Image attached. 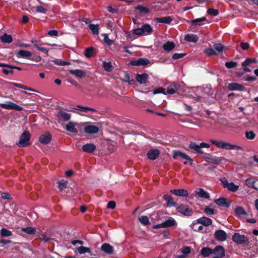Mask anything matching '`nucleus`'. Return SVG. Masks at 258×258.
I'll return each instance as SVG.
<instances>
[{"label": "nucleus", "mask_w": 258, "mask_h": 258, "mask_svg": "<svg viewBox=\"0 0 258 258\" xmlns=\"http://www.w3.org/2000/svg\"><path fill=\"white\" fill-rule=\"evenodd\" d=\"M208 89H203L202 87H193L189 89V97L193 99L196 102H203L206 101V95H209Z\"/></svg>", "instance_id": "f257e3e1"}, {"label": "nucleus", "mask_w": 258, "mask_h": 258, "mask_svg": "<svg viewBox=\"0 0 258 258\" xmlns=\"http://www.w3.org/2000/svg\"><path fill=\"white\" fill-rule=\"evenodd\" d=\"M210 142L215 145L217 147L219 148H221L223 149L226 150H241L242 149V147L241 146L231 144L226 142H224L223 141H217L215 140L211 139L210 140Z\"/></svg>", "instance_id": "f03ea898"}, {"label": "nucleus", "mask_w": 258, "mask_h": 258, "mask_svg": "<svg viewBox=\"0 0 258 258\" xmlns=\"http://www.w3.org/2000/svg\"><path fill=\"white\" fill-rule=\"evenodd\" d=\"M177 226V223L176 220L172 217H169L168 219L161 223L158 224L153 226V228L158 229L161 228L171 227L175 228Z\"/></svg>", "instance_id": "7ed1b4c3"}, {"label": "nucleus", "mask_w": 258, "mask_h": 258, "mask_svg": "<svg viewBox=\"0 0 258 258\" xmlns=\"http://www.w3.org/2000/svg\"><path fill=\"white\" fill-rule=\"evenodd\" d=\"M153 29L149 24H144L140 28L134 30L135 34L138 36L148 35L152 33Z\"/></svg>", "instance_id": "20e7f679"}, {"label": "nucleus", "mask_w": 258, "mask_h": 258, "mask_svg": "<svg viewBox=\"0 0 258 258\" xmlns=\"http://www.w3.org/2000/svg\"><path fill=\"white\" fill-rule=\"evenodd\" d=\"M30 134L27 131H24L20 137V140L17 145L20 147H26L30 144Z\"/></svg>", "instance_id": "39448f33"}, {"label": "nucleus", "mask_w": 258, "mask_h": 258, "mask_svg": "<svg viewBox=\"0 0 258 258\" xmlns=\"http://www.w3.org/2000/svg\"><path fill=\"white\" fill-rule=\"evenodd\" d=\"M188 147L193 150L195 153H203L204 152L202 150L203 148H209L210 145L205 143H201L199 145L197 144L195 142H191L189 144Z\"/></svg>", "instance_id": "423d86ee"}, {"label": "nucleus", "mask_w": 258, "mask_h": 258, "mask_svg": "<svg viewBox=\"0 0 258 258\" xmlns=\"http://www.w3.org/2000/svg\"><path fill=\"white\" fill-rule=\"evenodd\" d=\"M233 242L238 244H248L249 242V239L244 235H241L238 233H235L232 237Z\"/></svg>", "instance_id": "0eeeda50"}, {"label": "nucleus", "mask_w": 258, "mask_h": 258, "mask_svg": "<svg viewBox=\"0 0 258 258\" xmlns=\"http://www.w3.org/2000/svg\"><path fill=\"white\" fill-rule=\"evenodd\" d=\"M173 153V158L174 159H176L179 158H182L186 160V161L184 162V164H186L187 163V161H188L191 165L192 164V159L185 153L178 150H174Z\"/></svg>", "instance_id": "6e6552de"}, {"label": "nucleus", "mask_w": 258, "mask_h": 258, "mask_svg": "<svg viewBox=\"0 0 258 258\" xmlns=\"http://www.w3.org/2000/svg\"><path fill=\"white\" fill-rule=\"evenodd\" d=\"M0 107L6 109L15 110L19 111L23 109V107L11 101H7L5 103H0Z\"/></svg>", "instance_id": "1a4fd4ad"}, {"label": "nucleus", "mask_w": 258, "mask_h": 258, "mask_svg": "<svg viewBox=\"0 0 258 258\" xmlns=\"http://www.w3.org/2000/svg\"><path fill=\"white\" fill-rule=\"evenodd\" d=\"M32 54L33 53L31 51L25 50H20L17 53L16 56L18 58H23L31 60H35V59L32 57ZM36 61L37 60H36Z\"/></svg>", "instance_id": "9d476101"}, {"label": "nucleus", "mask_w": 258, "mask_h": 258, "mask_svg": "<svg viewBox=\"0 0 258 258\" xmlns=\"http://www.w3.org/2000/svg\"><path fill=\"white\" fill-rule=\"evenodd\" d=\"M177 209L179 213L184 216H190L192 214V209L185 205H181L179 206L177 208Z\"/></svg>", "instance_id": "9b49d317"}, {"label": "nucleus", "mask_w": 258, "mask_h": 258, "mask_svg": "<svg viewBox=\"0 0 258 258\" xmlns=\"http://www.w3.org/2000/svg\"><path fill=\"white\" fill-rule=\"evenodd\" d=\"M131 64L133 66H146L150 64L149 59L146 58H140L137 60H134L131 61Z\"/></svg>", "instance_id": "f8f14e48"}, {"label": "nucleus", "mask_w": 258, "mask_h": 258, "mask_svg": "<svg viewBox=\"0 0 258 258\" xmlns=\"http://www.w3.org/2000/svg\"><path fill=\"white\" fill-rule=\"evenodd\" d=\"M78 125V123L77 122L74 121H69L68 123L66 124L65 128L68 132L77 134L78 131L76 127Z\"/></svg>", "instance_id": "ddd939ff"}, {"label": "nucleus", "mask_w": 258, "mask_h": 258, "mask_svg": "<svg viewBox=\"0 0 258 258\" xmlns=\"http://www.w3.org/2000/svg\"><path fill=\"white\" fill-rule=\"evenodd\" d=\"M214 236L217 240L224 241L226 239L227 234L224 231L218 230L215 232Z\"/></svg>", "instance_id": "4468645a"}, {"label": "nucleus", "mask_w": 258, "mask_h": 258, "mask_svg": "<svg viewBox=\"0 0 258 258\" xmlns=\"http://www.w3.org/2000/svg\"><path fill=\"white\" fill-rule=\"evenodd\" d=\"M57 117L59 120L67 121L71 118V114L63 111H60L58 112Z\"/></svg>", "instance_id": "2eb2a0df"}, {"label": "nucleus", "mask_w": 258, "mask_h": 258, "mask_svg": "<svg viewBox=\"0 0 258 258\" xmlns=\"http://www.w3.org/2000/svg\"><path fill=\"white\" fill-rule=\"evenodd\" d=\"M159 155V151L157 149L150 150L147 153V156L149 159L155 160Z\"/></svg>", "instance_id": "dca6fc26"}, {"label": "nucleus", "mask_w": 258, "mask_h": 258, "mask_svg": "<svg viewBox=\"0 0 258 258\" xmlns=\"http://www.w3.org/2000/svg\"><path fill=\"white\" fill-rule=\"evenodd\" d=\"M228 88L231 91H243L244 89V87L236 83H231L229 84Z\"/></svg>", "instance_id": "f3484780"}, {"label": "nucleus", "mask_w": 258, "mask_h": 258, "mask_svg": "<svg viewBox=\"0 0 258 258\" xmlns=\"http://www.w3.org/2000/svg\"><path fill=\"white\" fill-rule=\"evenodd\" d=\"M51 140V136L48 133H46L40 136L39 137V141L43 144H48Z\"/></svg>", "instance_id": "a211bd4d"}, {"label": "nucleus", "mask_w": 258, "mask_h": 258, "mask_svg": "<svg viewBox=\"0 0 258 258\" xmlns=\"http://www.w3.org/2000/svg\"><path fill=\"white\" fill-rule=\"evenodd\" d=\"M101 250L107 254H111L113 252V247L108 243H103L100 248Z\"/></svg>", "instance_id": "6ab92c4d"}, {"label": "nucleus", "mask_w": 258, "mask_h": 258, "mask_svg": "<svg viewBox=\"0 0 258 258\" xmlns=\"http://www.w3.org/2000/svg\"><path fill=\"white\" fill-rule=\"evenodd\" d=\"M179 89V85L175 83L171 84L170 88L165 89L166 94H174L176 93V91Z\"/></svg>", "instance_id": "aec40b11"}, {"label": "nucleus", "mask_w": 258, "mask_h": 258, "mask_svg": "<svg viewBox=\"0 0 258 258\" xmlns=\"http://www.w3.org/2000/svg\"><path fill=\"white\" fill-rule=\"evenodd\" d=\"M197 222L202 224L205 226H208L212 224V220L209 218L203 217L197 220Z\"/></svg>", "instance_id": "412c9836"}, {"label": "nucleus", "mask_w": 258, "mask_h": 258, "mask_svg": "<svg viewBox=\"0 0 258 258\" xmlns=\"http://www.w3.org/2000/svg\"><path fill=\"white\" fill-rule=\"evenodd\" d=\"M170 192L176 196L187 197L188 195L187 191L183 189H172Z\"/></svg>", "instance_id": "4be33fe9"}, {"label": "nucleus", "mask_w": 258, "mask_h": 258, "mask_svg": "<svg viewBox=\"0 0 258 258\" xmlns=\"http://www.w3.org/2000/svg\"><path fill=\"white\" fill-rule=\"evenodd\" d=\"M213 253L218 256L224 257L225 256V250L223 246L219 245L216 246L213 249Z\"/></svg>", "instance_id": "5701e85b"}, {"label": "nucleus", "mask_w": 258, "mask_h": 258, "mask_svg": "<svg viewBox=\"0 0 258 258\" xmlns=\"http://www.w3.org/2000/svg\"><path fill=\"white\" fill-rule=\"evenodd\" d=\"M84 130L88 134H96L99 132V128L95 125H89L85 126Z\"/></svg>", "instance_id": "b1692460"}, {"label": "nucleus", "mask_w": 258, "mask_h": 258, "mask_svg": "<svg viewBox=\"0 0 258 258\" xmlns=\"http://www.w3.org/2000/svg\"><path fill=\"white\" fill-rule=\"evenodd\" d=\"M207 21V19L204 17H201L200 18L195 19L191 21L190 23L191 26L196 27L197 26H201L203 25V23Z\"/></svg>", "instance_id": "393cba45"}, {"label": "nucleus", "mask_w": 258, "mask_h": 258, "mask_svg": "<svg viewBox=\"0 0 258 258\" xmlns=\"http://www.w3.org/2000/svg\"><path fill=\"white\" fill-rule=\"evenodd\" d=\"M70 73L80 78H82L86 75V73L84 71L80 69L71 70H70Z\"/></svg>", "instance_id": "a878e982"}, {"label": "nucleus", "mask_w": 258, "mask_h": 258, "mask_svg": "<svg viewBox=\"0 0 258 258\" xmlns=\"http://www.w3.org/2000/svg\"><path fill=\"white\" fill-rule=\"evenodd\" d=\"M96 149V146L93 144H86L84 145L82 147V150L83 151L92 153Z\"/></svg>", "instance_id": "bb28decb"}, {"label": "nucleus", "mask_w": 258, "mask_h": 258, "mask_svg": "<svg viewBox=\"0 0 258 258\" xmlns=\"http://www.w3.org/2000/svg\"><path fill=\"white\" fill-rule=\"evenodd\" d=\"M148 78L147 74H138L136 76V80L140 84H145Z\"/></svg>", "instance_id": "cd10ccee"}, {"label": "nucleus", "mask_w": 258, "mask_h": 258, "mask_svg": "<svg viewBox=\"0 0 258 258\" xmlns=\"http://www.w3.org/2000/svg\"><path fill=\"white\" fill-rule=\"evenodd\" d=\"M164 199L166 201L167 206L169 207H176V204L173 201V198L168 195L164 196Z\"/></svg>", "instance_id": "c85d7f7f"}, {"label": "nucleus", "mask_w": 258, "mask_h": 258, "mask_svg": "<svg viewBox=\"0 0 258 258\" xmlns=\"http://www.w3.org/2000/svg\"><path fill=\"white\" fill-rule=\"evenodd\" d=\"M196 194L201 198L209 199L210 198L209 193L203 188H199L198 190L196 191Z\"/></svg>", "instance_id": "c756f323"}, {"label": "nucleus", "mask_w": 258, "mask_h": 258, "mask_svg": "<svg viewBox=\"0 0 258 258\" xmlns=\"http://www.w3.org/2000/svg\"><path fill=\"white\" fill-rule=\"evenodd\" d=\"M184 39L188 42H196L198 40V37L195 34H188L185 35Z\"/></svg>", "instance_id": "7c9ffc66"}, {"label": "nucleus", "mask_w": 258, "mask_h": 258, "mask_svg": "<svg viewBox=\"0 0 258 258\" xmlns=\"http://www.w3.org/2000/svg\"><path fill=\"white\" fill-rule=\"evenodd\" d=\"M155 20L158 23H165V24H170L172 19L169 16H166L162 18H155Z\"/></svg>", "instance_id": "2f4dec72"}, {"label": "nucleus", "mask_w": 258, "mask_h": 258, "mask_svg": "<svg viewBox=\"0 0 258 258\" xmlns=\"http://www.w3.org/2000/svg\"><path fill=\"white\" fill-rule=\"evenodd\" d=\"M234 213L235 215L237 217H241L247 215L245 211L241 207H236L234 210Z\"/></svg>", "instance_id": "473e14b6"}, {"label": "nucleus", "mask_w": 258, "mask_h": 258, "mask_svg": "<svg viewBox=\"0 0 258 258\" xmlns=\"http://www.w3.org/2000/svg\"><path fill=\"white\" fill-rule=\"evenodd\" d=\"M175 47V44L173 42L168 41L163 45V48L166 51H170Z\"/></svg>", "instance_id": "72a5a7b5"}, {"label": "nucleus", "mask_w": 258, "mask_h": 258, "mask_svg": "<svg viewBox=\"0 0 258 258\" xmlns=\"http://www.w3.org/2000/svg\"><path fill=\"white\" fill-rule=\"evenodd\" d=\"M77 250L78 253L80 254H85L86 253H88L92 255L91 250L90 248L83 246L81 245L80 247L77 248Z\"/></svg>", "instance_id": "f704fd0d"}, {"label": "nucleus", "mask_w": 258, "mask_h": 258, "mask_svg": "<svg viewBox=\"0 0 258 258\" xmlns=\"http://www.w3.org/2000/svg\"><path fill=\"white\" fill-rule=\"evenodd\" d=\"M1 40L4 43H10L13 41V38L11 35L5 33L1 37Z\"/></svg>", "instance_id": "c9c22d12"}, {"label": "nucleus", "mask_w": 258, "mask_h": 258, "mask_svg": "<svg viewBox=\"0 0 258 258\" xmlns=\"http://www.w3.org/2000/svg\"><path fill=\"white\" fill-rule=\"evenodd\" d=\"M212 253H213V249L209 247H203L201 250V254L204 257L209 256Z\"/></svg>", "instance_id": "e433bc0d"}, {"label": "nucleus", "mask_w": 258, "mask_h": 258, "mask_svg": "<svg viewBox=\"0 0 258 258\" xmlns=\"http://www.w3.org/2000/svg\"><path fill=\"white\" fill-rule=\"evenodd\" d=\"M215 203L219 206H226L228 207L229 205L227 203L226 199L223 198H220L215 200Z\"/></svg>", "instance_id": "4c0bfd02"}, {"label": "nucleus", "mask_w": 258, "mask_h": 258, "mask_svg": "<svg viewBox=\"0 0 258 258\" xmlns=\"http://www.w3.org/2000/svg\"><path fill=\"white\" fill-rule=\"evenodd\" d=\"M76 109H77V110H78L79 111H82V112H87L88 111H92L93 112H97V110L95 109H94V108L89 107H87V106H80V105H78L77 106Z\"/></svg>", "instance_id": "58836bf2"}, {"label": "nucleus", "mask_w": 258, "mask_h": 258, "mask_svg": "<svg viewBox=\"0 0 258 258\" xmlns=\"http://www.w3.org/2000/svg\"><path fill=\"white\" fill-rule=\"evenodd\" d=\"M136 9L138 10L140 13L143 14H146L150 12L149 9L143 5L137 6L136 7Z\"/></svg>", "instance_id": "ea45409f"}, {"label": "nucleus", "mask_w": 258, "mask_h": 258, "mask_svg": "<svg viewBox=\"0 0 258 258\" xmlns=\"http://www.w3.org/2000/svg\"><path fill=\"white\" fill-rule=\"evenodd\" d=\"M213 48L217 54L218 53L222 52L225 47L220 43H215L213 44Z\"/></svg>", "instance_id": "a19ab883"}, {"label": "nucleus", "mask_w": 258, "mask_h": 258, "mask_svg": "<svg viewBox=\"0 0 258 258\" xmlns=\"http://www.w3.org/2000/svg\"><path fill=\"white\" fill-rule=\"evenodd\" d=\"M22 231L28 234L32 235L35 233L36 229L32 227H26L22 228Z\"/></svg>", "instance_id": "79ce46f5"}, {"label": "nucleus", "mask_w": 258, "mask_h": 258, "mask_svg": "<svg viewBox=\"0 0 258 258\" xmlns=\"http://www.w3.org/2000/svg\"><path fill=\"white\" fill-rule=\"evenodd\" d=\"M245 182L246 185L248 187L256 189V187L254 186L255 180L253 178H247L245 180Z\"/></svg>", "instance_id": "37998d69"}, {"label": "nucleus", "mask_w": 258, "mask_h": 258, "mask_svg": "<svg viewBox=\"0 0 258 258\" xmlns=\"http://www.w3.org/2000/svg\"><path fill=\"white\" fill-rule=\"evenodd\" d=\"M98 27L99 26L98 25H94L92 24H90V25H89V28L91 30L92 33L94 35L98 34Z\"/></svg>", "instance_id": "c03bdc74"}, {"label": "nucleus", "mask_w": 258, "mask_h": 258, "mask_svg": "<svg viewBox=\"0 0 258 258\" xmlns=\"http://www.w3.org/2000/svg\"><path fill=\"white\" fill-rule=\"evenodd\" d=\"M52 62L55 64L61 66L70 65L71 64L70 62H69V61H63V60H62L61 59H53L52 60Z\"/></svg>", "instance_id": "a18cd8bd"}, {"label": "nucleus", "mask_w": 258, "mask_h": 258, "mask_svg": "<svg viewBox=\"0 0 258 258\" xmlns=\"http://www.w3.org/2000/svg\"><path fill=\"white\" fill-rule=\"evenodd\" d=\"M257 62V61L255 58H247L246 59V60L244 61H243L242 62V66L243 67H247V66H249L251 63H255Z\"/></svg>", "instance_id": "49530a36"}, {"label": "nucleus", "mask_w": 258, "mask_h": 258, "mask_svg": "<svg viewBox=\"0 0 258 258\" xmlns=\"http://www.w3.org/2000/svg\"><path fill=\"white\" fill-rule=\"evenodd\" d=\"M1 235L3 237H8L12 235V232L6 228H2L0 231Z\"/></svg>", "instance_id": "de8ad7c7"}, {"label": "nucleus", "mask_w": 258, "mask_h": 258, "mask_svg": "<svg viewBox=\"0 0 258 258\" xmlns=\"http://www.w3.org/2000/svg\"><path fill=\"white\" fill-rule=\"evenodd\" d=\"M139 221L144 225H147L149 224V218L146 216H142L139 218Z\"/></svg>", "instance_id": "09e8293b"}, {"label": "nucleus", "mask_w": 258, "mask_h": 258, "mask_svg": "<svg viewBox=\"0 0 258 258\" xmlns=\"http://www.w3.org/2000/svg\"><path fill=\"white\" fill-rule=\"evenodd\" d=\"M227 188L229 190L234 192L238 190L239 186L235 184L233 182H230L229 183V184H228Z\"/></svg>", "instance_id": "8fccbe9b"}, {"label": "nucleus", "mask_w": 258, "mask_h": 258, "mask_svg": "<svg viewBox=\"0 0 258 258\" xmlns=\"http://www.w3.org/2000/svg\"><path fill=\"white\" fill-rule=\"evenodd\" d=\"M204 53L208 56H212L213 55H217L216 51L213 48H208L204 50Z\"/></svg>", "instance_id": "3c124183"}, {"label": "nucleus", "mask_w": 258, "mask_h": 258, "mask_svg": "<svg viewBox=\"0 0 258 258\" xmlns=\"http://www.w3.org/2000/svg\"><path fill=\"white\" fill-rule=\"evenodd\" d=\"M103 67L104 70L107 72H110L112 69V66L110 62L104 61L103 62Z\"/></svg>", "instance_id": "603ef678"}, {"label": "nucleus", "mask_w": 258, "mask_h": 258, "mask_svg": "<svg viewBox=\"0 0 258 258\" xmlns=\"http://www.w3.org/2000/svg\"><path fill=\"white\" fill-rule=\"evenodd\" d=\"M67 181L65 180L62 179L58 182L59 189L61 191L66 188L67 186Z\"/></svg>", "instance_id": "864d4df0"}, {"label": "nucleus", "mask_w": 258, "mask_h": 258, "mask_svg": "<svg viewBox=\"0 0 258 258\" xmlns=\"http://www.w3.org/2000/svg\"><path fill=\"white\" fill-rule=\"evenodd\" d=\"M245 137L249 140H252L255 137V134L253 131H247L245 133Z\"/></svg>", "instance_id": "5fc2aeb1"}, {"label": "nucleus", "mask_w": 258, "mask_h": 258, "mask_svg": "<svg viewBox=\"0 0 258 258\" xmlns=\"http://www.w3.org/2000/svg\"><path fill=\"white\" fill-rule=\"evenodd\" d=\"M39 238L42 240L44 241L45 242H49L50 240L52 239L48 236L47 234H42L40 235Z\"/></svg>", "instance_id": "6e6d98bb"}, {"label": "nucleus", "mask_w": 258, "mask_h": 258, "mask_svg": "<svg viewBox=\"0 0 258 258\" xmlns=\"http://www.w3.org/2000/svg\"><path fill=\"white\" fill-rule=\"evenodd\" d=\"M207 13L212 16H217L218 15L219 12L216 9H208L207 10Z\"/></svg>", "instance_id": "4d7b16f0"}, {"label": "nucleus", "mask_w": 258, "mask_h": 258, "mask_svg": "<svg viewBox=\"0 0 258 258\" xmlns=\"http://www.w3.org/2000/svg\"><path fill=\"white\" fill-rule=\"evenodd\" d=\"M34 46L38 50L41 51L45 53H47L49 50L44 47H40L37 43L34 44Z\"/></svg>", "instance_id": "13d9d810"}, {"label": "nucleus", "mask_w": 258, "mask_h": 258, "mask_svg": "<svg viewBox=\"0 0 258 258\" xmlns=\"http://www.w3.org/2000/svg\"><path fill=\"white\" fill-rule=\"evenodd\" d=\"M206 214L209 216L213 215L215 214V212L213 209L208 207L205 209L204 211Z\"/></svg>", "instance_id": "bf43d9fd"}, {"label": "nucleus", "mask_w": 258, "mask_h": 258, "mask_svg": "<svg viewBox=\"0 0 258 258\" xmlns=\"http://www.w3.org/2000/svg\"><path fill=\"white\" fill-rule=\"evenodd\" d=\"M237 65V63L234 61L226 62L225 63V66L228 69H232L235 68Z\"/></svg>", "instance_id": "052dcab7"}, {"label": "nucleus", "mask_w": 258, "mask_h": 258, "mask_svg": "<svg viewBox=\"0 0 258 258\" xmlns=\"http://www.w3.org/2000/svg\"><path fill=\"white\" fill-rule=\"evenodd\" d=\"M153 93L154 94L161 93L165 95V89H164L162 87H159L158 88L154 90Z\"/></svg>", "instance_id": "680f3d73"}, {"label": "nucleus", "mask_w": 258, "mask_h": 258, "mask_svg": "<svg viewBox=\"0 0 258 258\" xmlns=\"http://www.w3.org/2000/svg\"><path fill=\"white\" fill-rule=\"evenodd\" d=\"M184 56H185V54L184 53H175L173 54L172 58L174 59H179V58H181L183 57Z\"/></svg>", "instance_id": "e2e57ef3"}, {"label": "nucleus", "mask_w": 258, "mask_h": 258, "mask_svg": "<svg viewBox=\"0 0 258 258\" xmlns=\"http://www.w3.org/2000/svg\"><path fill=\"white\" fill-rule=\"evenodd\" d=\"M181 251L184 254H187L190 252V248L188 246H184L182 248Z\"/></svg>", "instance_id": "0e129e2a"}, {"label": "nucleus", "mask_w": 258, "mask_h": 258, "mask_svg": "<svg viewBox=\"0 0 258 258\" xmlns=\"http://www.w3.org/2000/svg\"><path fill=\"white\" fill-rule=\"evenodd\" d=\"M37 11L39 13L45 14L46 12V9L41 6H38L36 7Z\"/></svg>", "instance_id": "69168bd1"}, {"label": "nucleus", "mask_w": 258, "mask_h": 258, "mask_svg": "<svg viewBox=\"0 0 258 258\" xmlns=\"http://www.w3.org/2000/svg\"><path fill=\"white\" fill-rule=\"evenodd\" d=\"M115 203L113 201H111L108 203L107 208L110 209H114L115 208Z\"/></svg>", "instance_id": "338daca9"}, {"label": "nucleus", "mask_w": 258, "mask_h": 258, "mask_svg": "<svg viewBox=\"0 0 258 258\" xmlns=\"http://www.w3.org/2000/svg\"><path fill=\"white\" fill-rule=\"evenodd\" d=\"M93 51V49L91 48H88L86 50L85 56L87 57L91 56Z\"/></svg>", "instance_id": "774afa93"}]
</instances>
